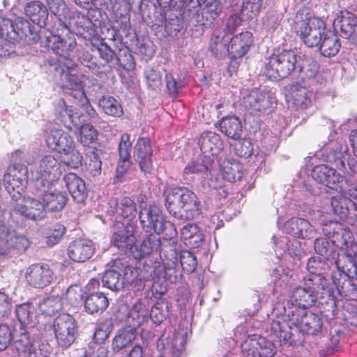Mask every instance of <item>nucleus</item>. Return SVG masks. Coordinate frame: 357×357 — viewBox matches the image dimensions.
Returning a JSON list of instances; mask_svg holds the SVG:
<instances>
[{
	"label": "nucleus",
	"instance_id": "f257e3e1",
	"mask_svg": "<svg viewBox=\"0 0 357 357\" xmlns=\"http://www.w3.org/2000/svg\"><path fill=\"white\" fill-rule=\"evenodd\" d=\"M158 222L160 227H158V234L162 235L158 239L162 271L158 273V283L160 282L158 294L162 295L167 291V282L172 284L178 282L181 278V274L176 269L178 253L175 248L176 230L174 225L158 214Z\"/></svg>",
	"mask_w": 357,
	"mask_h": 357
},
{
	"label": "nucleus",
	"instance_id": "f03ea898",
	"mask_svg": "<svg viewBox=\"0 0 357 357\" xmlns=\"http://www.w3.org/2000/svg\"><path fill=\"white\" fill-rule=\"evenodd\" d=\"M337 271L331 275L333 284L341 296H348L349 290H351L353 296L357 297V287L351 283V279L357 276V266L351 254L337 255L332 261Z\"/></svg>",
	"mask_w": 357,
	"mask_h": 357
},
{
	"label": "nucleus",
	"instance_id": "7ed1b4c3",
	"mask_svg": "<svg viewBox=\"0 0 357 357\" xmlns=\"http://www.w3.org/2000/svg\"><path fill=\"white\" fill-rule=\"evenodd\" d=\"M144 199L145 197L141 195L137 199L140 208L139 218L144 230L147 233H150V235L142 242L139 248L135 245L133 246V249H132L130 252L133 258L136 259L144 258L151 253L153 245L151 237L156 231V206L155 205H150L147 207L144 202Z\"/></svg>",
	"mask_w": 357,
	"mask_h": 357
},
{
	"label": "nucleus",
	"instance_id": "20e7f679",
	"mask_svg": "<svg viewBox=\"0 0 357 357\" xmlns=\"http://www.w3.org/2000/svg\"><path fill=\"white\" fill-rule=\"evenodd\" d=\"M297 62V54L292 50L273 53L266 59L264 73L272 80L284 79L295 70Z\"/></svg>",
	"mask_w": 357,
	"mask_h": 357
},
{
	"label": "nucleus",
	"instance_id": "39448f33",
	"mask_svg": "<svg viewBox=\"0 0 357 357\" xmlns=\"http://www.w3.org/2000/svg\"><path fill=\"white\" fill-rule=\"evenodd\" d=\"M31 174L36 189L49 188L61 176V164L55 156L45 155L36 164Z\"/></svg>",
	"mask_w": 357,
	"mask_h": 357
},
{
	"label": "nucleus",
	"instance_id": "423d86ee",
	"mask_svg": "<svg viewBox=\"0 0 357 357\" xmlns=\"http://www.w3.org/2000/svg\"><path fill=\"white\" fill-rule=\"evenodd\" d=\"M242 327L234 331L235 340L243 341L241 343L242 353L245 357H273L276 354L274 344L266 338L257 335H248L245 340V335L241 333Z\"/></svg>",
	"mask_w": 357,
	"mask_h": 357
},
{
	"label": "nucleus",
	"instance_id": "0eeeda50",
	"mask_svg": "<svg viewBox=\"0 0 357 357\" xmlns=\"http://www.w3.org/2000/svg\"><path fill=\"white\" fill-rule=\"evenodd\" d=\"M339 195L331 199L333 213L340 219L347 220L352 225H357V185L351 186L348 191H337Z\"/></svg>",
	"mask_w": 357,
	"mask_h": 357
},
{
	"label": "nucleus",
	"instance_id": "6e6552de",
	"mask_svg": "<svg viewBox=\"0 0 357 357\" xmlns=\"http://www.w3.org/2000/svg\"><path fill=\"white\" fill-rule=\"evenodd\" d=\"M53 329L55 338L59 345L62 347L70 346L75 340L77 325L75 319L69 314H59L54 320L52 324H45L43 326L40 335H47Z\"/></svg>",
	"mask_w": 357,
	"mask_h": 357
},
{
	"label": "nucleus",
	"instance_id": "1a4fd4ad",
	"mask_svg": "<svg viewBox=\"0 0 357 357\" xmlns=\"http://www.w3.org/2000/svg\"><path fill=\"white\" fill-rule=\"evenodd\" d=\"M314 279L304 278L303 286L296 287L293 289L289 297V302L292 305L302 307L303 310L312 306L318 299V295L324 289L317 284L320 278L314 276Z\"/></svg>",
	"mask_w": 357,
	"mask_h": 357
},
{
	"label": "nucleus",
	"instance_id": "9d476101",
	"mask_svg": "<svg viewBox=\"0 0 357 357\" xmlns=\"http://www.w3.org/2000/svg\"><path fill=\"white\" fill-rule=\"evenodd\" d=\"M31 242L24 235L13 234L4 222L0 221V259L11 257L15 251L22 253Z\"/></svg>",
	"mask_w": 357,
	"mask_h": 357
},
{
	"label": "nucleus",
	"instance_id": "9b49d317",
	"mask_svg": "<svg viewBox=\"0 0 357 357\" xmlns=\"http://www.w3.org/2000/svg\"><path fill=\"white\" fill-rule=\"evenodd\" d=\"M296 33L307 47H318L326 34L325 22L318 17L307 18L297 24Z\"/></svg>",
	"mask_w": 357,
	"mask_h": 357
},
{
	"label": "nucleus",
	"instance_id": "f8f14e48",
	"mask_svg": "<svg viewBox=\"0 0 357 357\" xmlns=\"http://www.w3.org/2000/svg\"><path fill=\"white\" fill-rule=\"evenodd\" d=\"M291 323L303 333L317 335L321 332L322 321L319 316L310 311L292 307Z\"/></svg>",
	"mask_w": 357,
	"mask_h": 357
},
{
	"label": "nucleus",
	"instance_id": "ddd939ff",
	"mask_svg": "<svg viewBox=\"0 0 357 357\" xmlns=\"http://www.w3.org/2000/svg\"><path fill=\"white\" fill-rule=\"evenodd\" d=\"M61 114L63 118L68 117L70 123L69 125H66V128L72 130L73 127L76 128L79 127V141L82 144L89 146L98 139V132L92 125L85 123L79 126L80 114L75 111L73 106H67L64 103V108L61 112Z\"/></svg>",
	"mask_w": 357,
	"mask_h": 357
},
{
	"label": "nucleus",
	"instance_id": "4468645a",
	"mask_svg": "<svg viewBox=\"0 0 357 357\" xmlns=\"http://www.w3.org/2000/svg\"><path fill=\"white\" fill-rule=\"evenodd\" d=\"M351 298L355 299L356 297L353 296V294L348 296H341L337 291L334 290L332 286L327 285L325 287L322 291L320 292V309L322 316L328 321L333 320L339 310L340 303H342V298Z\"/></svg>",
	"mask_w": 357,
	"mask_h": 357
},
{
	"label": "nucleus",
	"instance_id": "2eb2a0df",
	"mask_svg": "<svg viewBox=\"0 0 357 357\" xmlns=\"http://www.w3.org/2000/svg\"><path fill=\"white\" fill-rule=\"evenodd\" d=\"M48 46L56 54L60 56L59 60L65 61V58H68L69 52L77 46L74 34L66 28L61 30V33L53 34L48 37Z\"/></svg>",
	"mask_w": 357,
	"mask_h": 357
},
{
	"label": "nucleus",
	"instance_id": "dca6fc26",
	"mask_svg": "<svg viewBox=\"0 0 357 357\" xmlns=\"http://www.w3.org/2000/svg\"><path fill=\"white\" fill-rule=\"evenodd\" d=\"M28 180L27 166L9 165L3 175V184L9 194H20Z\"/></svg>",
	"mask_w": 357,
	"mask_h": 357
},
{
	"label": "nucleus",
	"instance_id": "f3484780",
	"mask_svg": "<svg viewBox=\"0 0 357 357\" xmlns=\"http://www.w3.org/2000/svg\"><path fill=\"white\" fill-rule=\"evenodd\" d=\"M108 205L107 213L111 215H116L123 219L132 220L137 214V204L134 199L126 195L111 198Z\"/></svg>",
	"mask_w": 357,
	"mask_h": 357
},
{
	"label": "nucleus",
	"instance_id": "a211bd4d",
	"mask_svg": "<svg viewBox=\"0 0 357 357\" xmlns=\"http://www.w3.org/2000/svg\"><path fill=\"white\" fill-rule=\"evenodd\" d=\"M135 225L127 223L123 224L121 222H116L113 227V235L112 241L114 246L119 250L130 252L136 242L135 236Z\"/></svg>",
	"mask_w": 357,
	"mask_h": 357
},
{
	"label": "nucleus",
	"instance_id": "6ab92c4d",
	"mask_svg": "<svg viewBox=\"0 0 357 357\" xmlns=\"http://www.w3.org/2000/svg\"><path fill=\"white\" fill-rule=\"evenodd\" d=\"M75 62L70 58H65V61L58 60L56 70L60 73L62 88L70 90L82 89V81L75 69Z\"/></svg>",
	"mask_w": 357,
	"mask_h": 357
},
{
	"label": "nucleus",
	"instance_id": "aec40b11",
	"mask_svg": "<svg viewBox=\"0 0 357 357\" xmlns=\"http://www.w3.org/2000/svg\"><path fill=\"white\" fill-rule=\"evenodd\" d=\"M54 273L47 264H34L26 271L25 278L28 284L35 288H43L49 285Z\"/></svg>",
	"mask_w": 357,
	"mask_h": 357
},
{
	"label": "nucleus",
	"instance_id": "412c9836",
	"mask_svg": "<svg viewBox=\"0 0 357 357\" xmlns=\"http://www.w3.org/2000/svg\"><path fill=\"white\" fill-rule=\"evenodd\" d=\"M273 100L269 91H252L243 96L242 105L252 112L262 113L271 107Z\"/></svg>",
	"mask_w": 357,
	"mask_h": 357
},
{
	"label": "nucleus",
	"instance_id": "4be33fe9",
	"mask_svg": "<svg viewBox=\"0 0 357 357\" xmlns=\"http://www.w3.org/2000/svg\"><path fill=\"white\" fill-rule=\"evenodd\" d=\"M15 316L20 322L19 328L28 329L37 328L42 331L43 328L38 321V312L32 303L26 302L15 305Z\"/></svg>",
	"mask_w": 357,
	"mask_h": 357
},
{
	"label": "nucleus",
	"instance_id": "5701e85b",
	"mask_svg": "<svg viewBox=\"0 0 357 357\" xmlns=\"http://www.w3.org/2000/svg\"><path fill=\"white\" fill-rule=\"evenodd\" d=\"M312 176L317 183L335 191L342 192V186L340 185L342 177L335 169L325 165H317L314 167Z\"/></svg>",
	"mask_w": 357,
	"mask_h": 357
},
{
	"label": "nucleus",
	"instance_id": "b1692460",
	"mask_svg": "<svg viewBox=\"0 0 357 357\" xmlns=\"http://www.w3.org/2000/svg\"><path fill=\"white\" fill-rule=\"evenodd\" d=\"M68 255L73 261L85 262L94 254L95 248L91 241L79 238L72 241L68 247Z\"/></svg>",
	"mask_w": 357,
	"mask_h": 357
},
{
	"label": "nucleus",
	"instance_id": "393cba45",
	"mask_svg": "<svg viewBox=\"0 0 357 357\" xmlns=\"http://www.w3.org/2000/svg\"><path fill=\"white\" fill-rule=\"evenodd\" d=\"M292 308L288 310L284 307V314L282 317L273 320L270 331L271 335L274 336L279 342H287L291 337L292 324L291 323Z\"/></svg>",
	"mask_w": 357,
	"mask_h": 357
},
{
	"label": "nucleus",
	"instance_id": "a878e982",
	"mask_svg": "<svg viewBox=\"0 0 357 357\" xmlns=\"http://www.w3.org/2000/svg\"><path fill=\"white\" fill-rule=\"evenodd\" d=\"M183 200L179 210L178 218L191 220L202 213V204L197 195L191 190L185 188Z\"/></svg>",
	"mask_w": 357,
	"mask_h": 357
},
{
	"label": "nucleus",
	"instance_id": "bb28decb",
	"mask_svg": "<svg viewBox=\"0 0 357 357\" xmlns=\"http://www.w3.org/2000/svg\"><path fill=\"white\" fill-rule=\"evenodd\" d=\"M126 266L121 260H115L111 268L106 271L102 276L103 286L114 291L124 287L125 278L123 275Z\"/></svg>",
	"mask_w": 357,
	"mask_h": 357
},
{
	"label": "nucleus",
	"instance_id": "cd10ccee",
	"mask_svg": "<svg viewBox=\"0 0 357 357\" xmlns=\"http://www.w3.org/2000/svg\"><path fill=\"white\" fill-rule=\"evenodd\" d=\"M200 150L204 155H218L224 149V142L221 137L213 132L202 133L199 139Z\"/></svg>",
	"mask_w": 357,
	"mask_h": 357
},
{
	"label": "nucleus",
	"instance_id": "c85d7f7f",
	"mask_svg": "<svg viewBox=\"0 0 357 357\" xmlns=\"http://www.w3.org/2000/svg\"><path fill=\"white\" fill-rule=\"evenodd\" d=\"M52 187L49 188L37 189L42 192V204L45 211H60L66 206L68 197L65 192L54 190L50 191Z\"/></svg>",
	"mask_w": 357,
	"mask_h": 357
},
{
	"label": "nucleus",
	"instance_id": "c756f323",
	"mask_svg": "<svg viewBox=\"0 0 357 357\" xmlns=\"http://www.w3.org/2000/svg\"><path fill=\"white\" fill-rule=\"evenodd\" d=\"M253 44V36L250 31L242 32L232 38L229 41V56L231 59L243 56Z\"/></svg>",
	"mask_w": 357,
	"mask_h": 357
},
{
	"label": "nucleus",
	"instance_id": "7c9ffc66",
	"mask_svg": "<svg viewBox=\"0 0 357 357\" xmlns=\"http://www.w3.org/2000/svg\"><path fill=\"white\" fill-rule=\"evenodd\" d=\"M135 154L137 156L142 171L149 173L153 168L151 160L152 149L149 138L139 137L135 145Z\"/></svg>",
	"mask_w": 357,
	"mask_h": 357
},
{
	"label": "nucleus",
	"instance_id": "2f4dec72",
	"mask_svg": "<svg viewBox=\"0 0 357 357\" xmlns=\"http://www.w3.org/2000/svg\"><path fill=\"white\" fill-rule=\"evenodd\" d=\"M332 266L330 261L326 259H322L319 257H313L308 259L307 263V269L309 274L305 276V279H314V276L320 278V282H317L322 287H327L330 285L329 280L324 275L325 272Z\"/></svg>",
	"mask_w": 357,
	"mask_h": 357
},
{
	"label": "nucleus",
	"instance_id": "473e14b6",
	"mask_svg": "<svg viewBox=\"0 0 357 357\" xmlns=\"http://www.w3.org/2000/svg\"><path fill=\"white\" fill-rule=\"evenodd\" d=\"M130 4L126 0H115L112 6L114 20L119 24V30L126 35L130 29Z\"/></svg>",
	"mask_w": 357,
	"mask_h": 357
},
{
	"label": "nucleus",
	"instance_id": "72a5a7b5",
	"mask_svg": "<svg viewBox=\"0 0 357 357\" xmlns=\"http://www.w3.org/2000/svg\"><path fill=\"white\" fill-rule=\"evenodd\" d=\"M287 234L296 238H309L315 233L314 227L306 220L292 218L285 224Z\"/></svg>",
	"mask_w": 357,
	"mask_h": 357
},
{
	"label": "nucleus",
	"instance_id": "f704fd0d",
	"mask_svg": "<svg viewBox=\"0 0 357 357\" xmlns=\"http://www.w3.org/2000/svg\"><path fill=\"white\" fill-rule=\"evenodd\" d=\"M63 179L70 194L75 202L82 203L87 197V191L84 181L75 173L66 174Z\"/></svg>",
	"mask_w": 357,
	"mask_h": 357
},
{
	"label": "nucleus",
	"instance_id": "c9c22d12",
	"mask_svg": "<svg viewBox=\"0 0 357 357\" xmlns=\"http://www.w3.org/2000/svg\"><path fill=\"white\" fill-rule=\"evenodd\" d=\"M184 187H167L163 192L165 207L174 217L178 218L179 210L184 196Z\"/></svg>",
	"mask_w": 357,
	"mask_h": 357
},
{
	"label": "nucleus",
	"instance_id": "e433bc0d",
	"mask_svg": "<svg viewBox=\"0 0 357 357\" xmlns=\"http://www.w3.org/2000/svg\"><path fill=\"white\" fill-rule=\"evenodd\" d=\"M130 134L125 132L121 135L118 144L119 162L117 172L123 173L130 166L132 142Z\"/></svg>",
	"mask_w": 357,
	"mask_h": 357
},
{
	"label": "nucleus",
	"instance_id": "4c0bfd02",
	"mask_svg": "<svg viewBox=\"0 0 357 357\" xmlns=\"http://www.w3.org/2000/svg\"><path fill=\"white\" fill-rule=\"evenodd\" d=\"M16 210L24 217L33 220H41L45 216L42 202L33 198L26 199L23 204L17 206Z\"/></svg>",
	"mask_w": 357,
	"mask_h": 357
},
{
	"label": "nucleus",
	"instance_id": "58836bf2",
	"mask_svg": "<svg viewBox=\"0 0 357 357\" xmlns=\"http://www.w3.org/2000/svg\"><path fill=\"white\" fill-rule=\"evenodd\" d=\"M29 329L19 328L15 329L13 347L17 356L27 354L33 347V341L29 336Z\"/></svg>",
	"mask_w": 357,
	"mask_h": 357
},
{
	"label": "nucleus",
	"instance_id": "ea45409f",
	"mask_svg": "<svg viewBox=\"0 0 357 357\" xmlns=\"http://www.w3.org/2000/svg\"><path fill=\"white\" fill-rule=\"evenodd\" d=\"M334 26L340 28L342 37L356 45L354 36H357V18L354 15L348 13L347 16H342L340 19L335 20Z\"/></svg>",
	"mask_w": 357,
	"mask_h": 357
},
{
	"label": "nucleus",
	"instance_id": "a19ab883",
	"mask_svg": "<svg viewBox=\"0 0 357 357\" xmlns=\"http://www.w3.org/2000/svg\"><path fill=\"white\" fill-rule=\"evenodd\" d=\"M229 35L220 31L214 33L209 44L210 52L218 59H222L227 54L229 55Z\"/></svg>",
	"mask_w": 357,
	"mask_h": 357
},
{
	"label": "nucleus",
	"instance_id": "79ce46f5",
	"mask_svg": "<svg viewBox=\"0 0 357 357\" xmlns=\"http://www.w3.org/2000/svg\"><path fill=\"white\" fill-rule=\"evenodd\" d=\"M151 319V314L148 308L142 303L137 302L130 309L127 315L126 323L128 327L137 328L144 322Z\"/></svg>",
	"mask_w": 357,
	"mask_h": 357
},
{
	"label": "nucleus",
	"instance_id": "37998d69",
	"mask_svg": "<svg viewBox=\"0 0 357 357\" xmlns=\"http://www.w3.org/2000/svg\"><path fill=\"white\" fill-rule=\"evenodd\" d=\"M74 26L77 34L84 39L91 40L97 35L96 24L84 14L77 13L74 17Z\"/></svg>",
	"mask_w": 357,
	"mask_h": 357
},
{
	"label": "nucleus",
	"instance_id": "c03bdc74",
	"mask_svg": "<svg viewBox=\"0 0 357 357\" xmlns=\"http://www.w3.org/2000/svg\"><path fill=\"white\" fill-rule=\"evenodd\" d=\"M137 336L135 327L125 326L119 329L114 337L112 349L114 352H119L133 342Z\"/></svg>",
	"mask_w": 357,
	"mask_h": 357
},
{
	"label": "nucleus",
	"instance_id": "a18cd8bd",
	"mask_svg": "<svg viewBox=\"0 0 357 357\" xmlns=\"http://www.w3.org/2000/svg\"><path fill=\"white\" fill-rule=\"evenodd\" d=\"M220 130L228 137L239 139L242 133V124L236 116H229L222 119L220 121Z\"/></svg>",
	"mask_w": 357,
	"mask_h": 357
},
{
	"label": "nucleus",
	"instance_id": "49530a36",
	"mask_svg": "<svg viewBox=\"0 0 357 357\" xmlns=\"http://www.w3.org/2000/svg\"><path fill=\"white\" fill-rule=\"evenodd\" d=\"M109 305V301L103 293L90 294L84 301V307L89 314H100Z\"/></svg>",
	"mask_w": 357,
	"mask_h": 357
},
{
	"label": "nucleus",
	"instance_id": "de8ad7c7",
	"mask_svg": "<svg viewBox=\"0 0 357 357\" xmlns=\"http://www.w3.org/2000/svg\"><path fill=\"white\" fill-rule=\"evenodd\" d=\"M314 249L315 252L322 256L331 264L332 261L338 255L337 250L333 241L326 238H317L314 243Z\"/></svg>",
	"mask_w": 357,
	"mask_h": 357
},
{
	"label": "nucleus",
	"instance_id": "09e8293b",
	"mask_svg": "<svg viewBox=\"0 0 357 357\" xmlns=\"http://www.w3.org/2000/svg\"><path fill=\"white\" fill-rule=\"evenodd\" d=\"M318 47L323 56L328 57L333 56L340 51L341 42L335 34L326 33Z\"/></svg>",
	"mask_w": 357,
	"mask_h": 357
},
{
	"label": "nucleus",
	"instance_id": "8fccbe9b",
	"mask_svg": "<svg viewBox=\"0 0 357 357\" xmlns=\"http://www.w3.org/2000/svg\"><path fill=\"white\" fill-rule=\"evenodd\" d=\"M181 238L185 244L193 247H199L204 240L203 234L195 224H187L181 229Z\"/></svg>",
	"mask_w": 357,
	"mask_h": 357
},
{
	"label": "nucleus",
	"instance_id": "3c124183",
	"mask_svg": "<svg viewBox=\"0 0 357 357\" xmlns=\"http://www.w3.org/2000/svg\"><path fill=\"white\" fill-rule=\"evenodd\" d=\"M98 105L102 111L107 115L120 117L123 114L121 104L112 96H103L98 101Z\"/></svg>",
	"mask_w": 357,
	"mask_h": 357
},
{
	"label": "nucleus",
	"instance_id": "603ef678",
	"mask_svg": "<svg viewBox=\"0 0 357 357\" xmlns=\"http://www.w3.org/2000/svg\"><path fill=\"white\" fill-rule=\"evenodd\" d=\"M291 98L294 105L301 109H306L311 104L312 95L305 87L296 84L291 86Z\"/></svg>",
	"mask_w": 357,
	"mask_h": 357
},
{
	"label": "nucleus",
	"instance_id": "864d4df0",
	"mask_svg": "<svg viewBox=\"0 0 357 357\" xmlns=\"http://www.w3.org/2000/svg\"><path fill=\"white\" fill-rule=\"evenodd\" d=\"M212 162L213 160L211 156L204 155H199L185 168L184 174L206 173L210 169Z\"/></svg>",
	"mask_w": 357,
	"mask_h": 357
},
{
	"label": "nucleus",
	"instance_id": "5fc2aeb1",
	"mask_svg": "<svg viewBox=\"0 0 357 357\" xmlns=\"http://www.w3.org/2000/svg\"><path fill=\"white\" fill-rule=\"evenodd\" d=\"M25 13L32 22L37 24L44 21L47 16L46 8L38 1L28 3L25 7Z\"/></svg>",
	"mask_w": 357,
	"mask_h": 357
},
{
	"label": "nucleus",
	"instance_id": "6e6d98bb",
	"mask_svg": "<svg viewBox=\"0 0 357 357\" xmlns=\"http://www.w3.org/2000/svg\"><path fill=\"white\" fill-rule=\"evenodd\" d=\"M38 307L43 314L51 317L62 310L63 303L59 297H49L40 302Z\"/></svg>",
	"mask_w": 357,
	"mask_h": 357
},
{
	"label": "nucleus",
	"instance_id": "4d7b16f0",
	"mask_svg": "<svg viewBox=\"0 0 357 357\" xmlns=\"http://www.w3.org/2000/svg\"><path fill=\"white\" fill-rule=\"evenodd\" d=\"M318 70L319 65L312 57L305 56L299 65L300 77L302 79L313 78Z\"/></svg>",
	"mask_w": 357,
	"mask_h": 357
},
{
	"label": "nucleus",
	"instance_id": "13d9d810",
	"mask_svg": "<svg viewBox=\"0 0 357 357\" xmlns=\"http://www.w3.org/2000/svg\"><path fill=\"white\" fill-rule=\"evenodd\" d=\"M330 226H335L336 232H335L333 243L337 241L339 243V246L349 247V244L353 241L352 233L346 228L342 227L338 222H332Z\"/></svg>",
	"mask_w": 357,
	"mask_h": 357
},
{
	"label": "nucleus",
	"instance_id": "bf43d9fd",
	"mask_svg": "<svg viewBox=\"0 0 357 357\" xmlns=\"http://www.w3.org/2000/svg\"><path fill=\"white\" fill-rule=\"evenodd\" d=\"M242 166L236 162L228 163L222 167V176L229 182H236L243 176Z\"/></svg>",
	"mask_w": 357,
	"mask_h": 357
},
{
	"label": "nucleus",
	"instance_id": "052dcab7",
	"mask_svg": "<svg viewBox=\"0 0 357 357\" xmlns=\"http://www.w3.org/2000/svg\"><path fill=\"white\" fill-rule=\"evenodd\" d=\"M264 0H243L241 15H245L247 19L256 17L260 12Z\"/></svg>",
	"mask_w": 357,
	"mask_h": 357
},
{
	"label": "nucleus",
	"instance_id": "680f3d73",
	"mask_svg": "<svg viewBox=\"0 0 357 357\" xmlns=\"http://www.w3.org/2000/svg\"><path fill=\"white\" fill-rule=\"evenodd\" d=\"M98 149H95L89 155V160L86 164V172L92 176L96 177L101 174L102 161L97 153Z\"/></svg>",
	"mask_w": 357,
	"mask_h": 357
},
{
	"label": "nucleus",
	"instance_id": "e2e57ef3",
	"mask_svg": "<svg viewBox=\"0 0 357 357\" xmlns=\"http://www.w3.org/2000/svg\"><path fill=\"white\" fill-rule=\"evenodd\" d=\"M91 52L93 53H97L99 55L102 63L105 66L109 63L115 56L114 52L112 50V48L107 45L105 43H101L98 46H93L91 49Z\"/></svg>",
	"mask_w": 357,
	"mask_h": 357
},
{
	"label": "nucleus",
	"instance_id": "0e129e2a",
	"mask_svg": "<svg viewBox=\"0 0 357 357\" xmlns=\"http://www.w3.org/2000/svg\"><path fill=\"white\" fill-rule=\"evenodd\" d=\"M235 143L234 151L237 155L241 158H247L250 157L253 151V145L250 139H239Z\"/></svg>",
	"mask_w": 357,
	"mask_h": 357
},
{
	"label": "nucleus",
	"instance_id": "69168bd1",
	"mask_svg": "<svg viewBox=\"0 0 357 357\" xmlns=\"http://www.w3.org/2000/svg\"><path fill=\"white\" fill-rule=\"evenodd\" d=\"M66 232V228L61 223H56L49 229L47 236V243L49 245H54L56 244Z\"/></svg>",
	"mask_w": 357,
	"mask_h": 357
},
{
	"label": "nucleus",
	"instance_id": "338daca9",
	"mask_svg": "<svg viewBox=\"0 0 357 357\" xmlns=\"http://www.w3.org/2000/svg\"><path fill=\"white\" fill-rule=\"evenodd\" d=\"M97 53H87L84 56V62L85 66L92 70L94 74H100L102 72V68L105 66L101 61L100 56L96 55Z\"/></svg>",
	"mask_w": 357,
	"mask_h": 357
},
{
	"label": "nucleus",
	"instance_id": "774afa93",
	"mask_svg": "<svg viewBox=\"0 0 357 357\" xmlns=\"http://www.w3.org/2000/svg\"><path fill=\"white\" fill-rule=\"evenodd\" d=\"M180 263L183 271L192 273L197 265L196 257L190 252L185 250L180 254Z\"/></svg>",
	"mask_w": 357,
	"mask_h": 357
}]
</instances>
